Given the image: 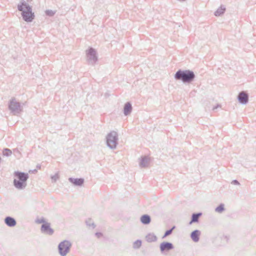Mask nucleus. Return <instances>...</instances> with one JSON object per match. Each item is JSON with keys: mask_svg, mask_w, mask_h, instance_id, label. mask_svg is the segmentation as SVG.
<instances>
[{"mask_svg": "<svg viewBox=\"0 0 256 256\" xmlns=\"http://www.w3.org/2000/svg\"><path fill=\"white\" fill-rule=\"evenodd\" d=\"M14 186L18 188H22L26 186V182L28 178L27 174L16 172L14 173Z\"/></svg>", "mask_w": 256, "mask_h": 256, "instance_id": "nucleus-1", "label": "nucleus"}, {"mask_svg": "<svg viewBox=\"0 0 256 256\" xmlns=\"http://www.w3.org/2000/svg\"><path fill=\"white\" fill-rule=\"evenodd\" d=\"M18 10L22 12V16L24 20L31 22L34 19V14L32 13L30 8L26 4L22 3L18 6Z\"/></svg>", "mask_w": 256, "mask_h": 256, "instance_id": "nucleus-2", "label": "nucleus"}, {"mask_svg": "<svg viewBox=\"0 0 256 256\" xmlns=\"http://www.w3.org/2000/svg\"><path fill=\"white\" fill-rule=\"evenodd\" d=\"M194 75L192 72L190 71H178L175 78L178 80H182L183 82H190L194 78Z\"/></svg>", "mask_w": 256, "mask_h": 256, "instance_id": "nucleus-3", "label": "nucleus"}, {"mask_svg": "<svg viewBox=\"0 0 256 256\" xmlns=\"http://www.w3.org/2000/svg\"><path fill=\"white\" fill-rule=\"evenodd\" d=\"M70 246V242L66 240L60 242L58 246L59 252L60 254L62 256H65L68 252Z\"/></svg>", "mask_w": 256, "mask_h": 256, "instance_id": "nucleus-4", "label": "nucleus"}, {"mask_svg": "<svg viewBox=\"0 0 256 256\" xmlns=\"http://www.w3.org/2000/svg\"><path fill=\"white\" fill-rule=\"evenodd\" d=\"M107 144L111 148H114L116 146V133H110L108 136Z\"/></svg>", "mask_w": 256, "mask_h": 256, "instance_id": "nucleus-5", "label": "nucleus"}, {"mask_svg": "<svg viewBox=\"0 0 256 256\" xmlns=\"http://www.w3.org/2000/svg\"><path fill=\"white\" fill-rule=\"evenodd\" d=\"M41 230L42 232L49 234H52L53 233V230L50 228V224L47 222H44L42 225Z\"/></svg>", "mask_w": 256, "mask_h": 256, "instance_id": "nucleus-6", "label": "nucleus"}, {"mask_svg": "<svg viewBox=\"0 0 256 256\" xmlns=\"http://www.w3.org/2000/svg\"><path fill=\"white\" fill-rule=\"evenodd\" d=\"M173 248L172 244L170 242H162L160 244V249L161 251L169 250Z\"/></svg>", "mask_w": 256, "mask_h": 256, "instance_id": "nucleus-7", "label": "nucleus"}, {"mask_svg": "<svg viewBox=\"0 0 256 256\" xmlns=\"http://www.w3.org/2000/svg\"><path fill=\"white\" fill-rule=\"evenodd\" d=\"M238 100L241 103L245 104L248 102V95L244 92H240L238 96Z\"/></svg>", "mask_w": 256, "mask_h": 256, "instance_id": "nucleus-8", "label": "nucleus"}, {"mask_svg": "<svg viewBox=\"0 0 256 256\" xmlns=\"http://www.w3.org/2000/svg\"><path fill=\"white\" fill-rule=\"evenodd\" d=\"M5 222L9 226H14L16 224V220L11 217H6L5 219Z\"/></svg>", "mask_w": 256, "mask_h": 256, "instance_id": "nucleus-9", "label": "nucleus"}, {"mask_svg": "<svg viewBox=\"0 0 256 256\" xmlns=\"http://www.w3.org/2000/svg\"><path fill=\"white\" fill-rule=\"evenodd\" d=\"M200 232L198 230H196L194 231L191 234V238L195 242H197L199 240V236Z\"/></svg>", "mask_w": 256, "mask_h": 256, "instance_id": "nucleus-10", "label": "nucleus"}, {"mask_svg": "<svg viewBox=\"0 0 256 256\" xmlns=\"http://www.w3.org/2000/svg\"><path fill=\"white\" fill-rule=\"evenodd\" d=\"M70 180L75 185L77 186H81L84 183V180L82 178H70Z\"/></svg>", "mask_w": 256, "mask_h": 256, "instance_id": "nucleus-11", "label": "nucleus"}, {"mask_svg": "<svg viewBox=\"0 0 256 256\" xmlns=\"http://www.w3.org/2000/svg\"><path fill=\"white\" fill-rule=\"evenodd\" d=\"M141 222L144 224H148L150 222V217L148 215H144L140 218Z\"/></svg>", "mask_w": 256, "mask_h": 256, "instance_id": "nucleus-12", "label": "nucleus"}, {"mask_svg": "<svg viewBox=\"0 0 256 256\" xmlns=\"http://www.w3.org/2000/svg\"><path fill=\"white\" fill-rule=\"evenodd\" d=\"M132 110V106L130 103H127L126 104L124 108V114L127 115Z\"/></svg>", "mask_w": 256, "mask_h": 256, "instance_id": "nucleus-13", "label": "nucleus"}, {"mask_svg": "<svg viewBox=\"0 0 256 256\" xmlns=\"http://www.w3.org/2000/svg\"><path fill=\"white\" fill-rule=\"evenodd\" d=\"M202 215L201 213L194 214L192 216V220L190 222V224H192V222H198L199 217Z\"/></svg>", "mask_w": 256, "mask_h": 256, "instance_id": "nucleus-14", "label": "nucleus"}, {"mask_svg": "<svg viewBox=\"0 0 256 256\" xmlns=\"http://www.w3.org/2000/svg\"><path fill=\"white\" fill-rule=\"evenodd\" d=\"M225 11V8L220 7L218 8L216 12H215V15L216 16H220L221 14H223Z\"/></svg>", "mask_w": 256, "mask_h": 256, "instance_id": "nucleus-15", "label": "nucleus"}, {"mask_svg": "<svg viewBox=\"0 0 256 256\" xmlns=\"http://www.w3.org/2000/svg\"><path fill=\"white\" fill-rule=\"evenodd\" d=\"M18 106H19L18 104L16 102H14L13 101H12L10 102V108L11 109L14 110V108H16Z\"/></svg>", "mask_w": 256, "mask_h": 256, "instance_id": "nucleus-16", "label": "nucleus"}, {"mask_svg": "<svg viewBox=\"0 0 256 256\" xmlns=\"http://www.w3.org/2000/svg\"><path fill=\"white\" fill-rule=\"evenodd\" d=\"M224 210V206L223 204H220L218 207L216 208V210L218 212H222Z\"/></svg>", "mask_w": 256, "mask_h": 256, "instance_id": "nucleus-17", "label": "nucleus"}, {"mask_svg": "<svg viewBox=\"0 0 256 256\" xmlns=\"http://www.w3.org/2000/svg\"><path fill=\"white\" fill-rule=\"evenodd\" d=\"M174 228H174H172L171 230H167V231L166 232V233H165V234H164V237H166V236H168L170 235V234L172 233V230H173Z\"/></svg>", "mask_w": 256, "mask_h": 256, "instance_id": "nucleus-18", "label": "nucleus"}, {"mask_svg": "<svg viewBox=\"0 0 256 256\" xmlns=\"http://www.w3.org/2000/svg\"><path fill=\"white\" fill-rule=\"evenodd\" d=\"M141 246V242L137 240L134 242V246L136 248H139Z\"/></svg>", "mask_w": 256, "mask_h": 256, "instance_id": "nucleus-19", "label": "nucleus"}, {"mask_svg": "<svg viewBox=\"0 0 256 256\" xmlns=\"http://www.w3.org/2000/svg\"><path fill=\"white\" fill-rule=\"evenodd\" d=\"M36 222L38 224L44 223V219H38L36 220Z\"/></svg>", "mask_w": 256, "mask_h": 256, "instance_id": "nucleus-20", "label": "nucleus"}, {"mask_svg": "<svg viewBox=\"0 0 256 256\" xmlns=\"http://www.w3.org/2000/svg\"><path fill=\"white\" fill-rule=\"evenodd\" d=\"M88 53H89L90 54H92H92H94V51L92 49L90 48V50H88Z\"/></svg>", "mask_w": 256, "mask_h": 256, "instance_id": "nucleus-21", "label": "nucleus"}, {"mask_svg": "<svg viewBox=\"0 0 256 256\" xmlns=\"http://www.w3.org/2000/svg\"><path fill=\"white\" fill-rule=\"evenodd\" d=\"M5 152L6 154H9L11 153V152L10 150H5Z\"/></svg>", "mask_w": 256, "mask_h": 256, "instance_id": "nucleus-22", "label": "nucleus"}, {"mask_svg": "<svg viewBox=\"0 0 256 256\" xmlns=\"http://www.w3.org/2000/svg\"><path fill=\"white\" fill-rule=\"evenodd\" d=\"M96 236L98 238L100 237L101 236H102V234L101 233H97Z\"/></svg>", "mask_w": 256, "mask_h": 256, "instance_id": "nucleus-23", "label": "nucleus"}, {"mask_svg": "<svg viewBox=\"0 0 256 256\" xmlns=\"http://www.w3.org/2000/svg\"><path fill=\"white\" fill-rule=\"evenodd\" d=\"M47 13H48V14H50V15L53 14V12H50V14H49V13H48V12H47Z\"/></svg>", "mask_w": 256, "mask_h": 256, "instance_id": "nucleus-24", "label": "nucleus"}, {"mask_svg": "<svg viewBox=\"0 0 256 256\" xmlns=\"http://www.w3.org/2000/svg\"><path fill=\"white\" fill-rule=\"evenodd\" d=\"M234 184H238V182L236 180H234Z\"/></svg>", "mask_w": 256, "mask_h": 256, "instance_id": "nucleus-25", "label": "nucleus"}]
</instances>
